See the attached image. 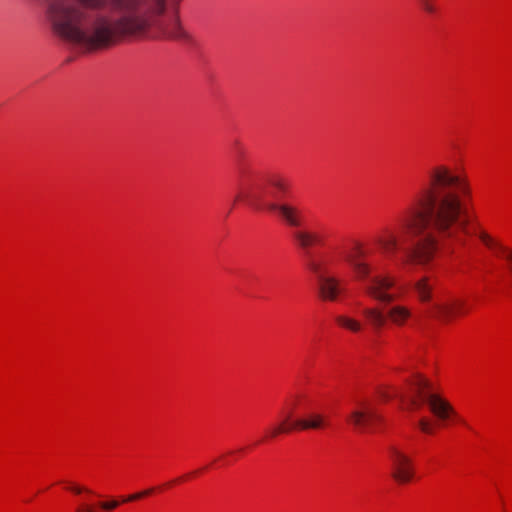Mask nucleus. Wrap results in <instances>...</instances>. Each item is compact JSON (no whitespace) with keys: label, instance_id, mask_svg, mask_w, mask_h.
<instances>
[{"label":"nucleus","instance_id":"4","mask_svg":"<svg viewBox=\"0 0 512 512\" xmlns=\"http://www.w3.org/2000/svg\"><path fill=\"white\" fill-rule=\"evenodd\" d=\"M183 0H130V36L190 42L178 14Z\"/></svg>","mask_w":512,"mask_h":512},{"label":"nucleus","instance_id":"20","mask_svg":"<svg viewBox=\"0 0 512 512\" xmlns=\"http://www.w3.org/2000/svg\"><path fill=\"white\" fill-rule=\"evenodd\" d=\"M152 492V489H148V490H145L141 493H136V494H130V502L133 501V500H138L146 495H149L150 493Z\"/></svg>","mask_w":512,"mask_h":512},{"label":"nucleus","instance_id":"7","mask_svg":"<svg viewBox=\"0 0 512 512\" xmlns=\"http://www.w3.org/2000/svg\"><path fill=\"white\" fill-rule=\"evenodd\" d=\"M307 268L315 275L318 281L319 295L323 300L335 301L341 293V280L332 272L330 260L310 258Z\"/></svg>","mask_w":512,"mask_h":512},{"label":"nucleus","instance_id":"11","mask_svg":"<svg viewBox=\"0 0 512 512\" xmlns=\"http://www.w3.org/2000/svg\"><path fill=\"white\" fill-rule=\"evenodd\" d=\"M380 421L381 416L366 402H360L348 416V422L360 431H366Z\"/></svg>","mask_w":512,"mask_h":512},{"label":"nucleus","instance_id":"5","mask_svg":"<svg viewBox=\"0 0 512 512\" xmlns=\"http://www.w3.org/2000/svg\"><path fill=\"white\" fill-rule=\"evenodd\" d=\"M366 252L356 247L355 252L347 256V261L353 269L356 277L363 283L364 292L372 299L391 303L397 299V295L390 290L395 286V279L389 275L377 274L371 276L373 267L365 260Z\"/></svg>","mask_w":512,"mask_h":512},{"label":"nucleus","instance_id":"15","mask_svg":"<svg viewBox=\"0 0 512 512\" xmlns=\"http://www.w3.org/2000/svg\"><path fill=\"white\" fill-rule=\"evenodd\" d=\"M336 322L343 328L348 329L354 333H357L362 330L363 325L360 321L345 316V315H339L336 317Z\"/></svg>","mask_w":512,"mask_h":512},{"label":"nucleus","instance_id":"12","mask_svg":"<svg viewBox=\"0 0 512 512\" xmlns=\"http://www.w3.org/2000/svg\"><path fill=\"white\" fill-rule=\"evenodd\" d=\"M433 288L434 284L428 277L420 278L412 286L413 291L422 302H428L432 299Z\"/></svg>","mask_w":512,"mask_h":512},{"label":"nucleus","instance_id":"1","mask_svg":"<svg viewBox=\"0 0 512 512\" xmlns=\"http://www.w3.org/2000/svg\"><path fill=\"white\" fill-rule=\"evenodd\" d=\"M471 196L466 177L454 174L446 165H435L427 171L425 183L403 215L394 225L383 227L375 235L374 243L388 257L403 251V267L426 266L435 255L438 241L475 234L483 245L505 260L512 274V249L484 230L470 229Z\"/></svg>","mask_w":512,"mask_h":512},{"label":"nucleus","instance_id":"8","mask_svg":"<svg viewBox=\"0 0 512 512\" xmlns=\"http://www.w3.org/2000/svg\"><path fill=\"white\" fill-rule=\"evenodd\" d=\"M290 417L291 414L289 413L281 423H279L269 431L268 436L271 438H275L282 433H289L294 429L319 430L324 429L328 426V421L325 415L319 412H311L307 414L304 418H300L291 423H288Z\"/></svg>","mask_w":512,"mask_h":512},{"label":"nucleus","instance_id":"16","mask_svg":"<svg viewBox=\"0 0 512 512\" xmlns=\"http://www.w3.org/2000/svg\"><path fill=\"white\" fill-rule=\"evenodd\" d=\"M60 483L64 485L65 490L70 491L76 495H80L82 493H91V490H89L88 488L72 481H61Z\"/></svg>","mask_w":512,"mask_h":512},{"label":"nucleus","instance_id":"18","mask_svg":"<svg viewBox=\"0 0 512 512\" xmlns=\"http://www.w3.org/2000/svg\"><path fill=\"white\" fill-rule=\"evenodd\" d=\"M418 426L422 432L431 434L433 433V425L430 420L426 418H421L418 422Z\"/></svg>","mask_w":512,"mask_h":512},{"label":"nucleus","instance_id":"10","mask_svg":"<svg viewBox=\"0 0 512 512\" xmlns=\"http://www.w3.org/2000/svg\"><path fill=\"white\" fill-rule=\"evenodd\" d=\"M466 312L465 301L458 298L439 300L431 304L427 310L430 317L442 322H449L454 317L463 315Z\"/></svg>","mask_w":512,"mask_h":512},{"label":"nucleus","instance_id":"21","mask_svg":"<svg viewBox=\"0 0 512 512\" xmlns=\"http://www.w3.org/2000/svg\"><path fill=\"white\" fill-rule=\"evenodd\" d=\"M421 6L428 13H433L435 11L434 6L430 3L429 0L422 1Z\"/></svg>","mask_w":512,"mask_h":512},{"label":"nucleus","instance_id":"17","mask_svg":"<svg viewBox=\"0 0 512 512\" xmlns=\"http://www.w3.org/2000/svg\"><path fill=\"white\" fill-rule=\"evenodd\" d=\"M120 501L116 499H109L104 501H99L97 503V507L101 509L103 512H110L116 509L120 505Z\"/></svg>","mask_w":512,"mask_h":512},{"label":"nucleus","instance_id":"6","mask_svg":"<svg viewBox=\"0 0 512 512\" xmlns=\"http://www.w3.org/2000/svg\"><path fill=\"white\" fill-rule=\"evenodd\" d=\"M414 396L410 397V404L418 408L427 404L430 411L441 421L449 418L454 413L453 407L442 397L433 392L432 384L424 377L418 375L411 383Z\"/></svg>","mask_w":512,"mask_h":512},{"label":"nucleus","instance_id":"22","mask_svg":"<svg viewBox=\"0 0 512 512\" xmlns=\"http://www.w3.org/2000/svg\"><path fill=\"white\" fill-rule=\"evenodd\" d=\"M75 512H95V508L91 505L84 504L79 506Z\"/></svg>","mask_w":512,"mask_h":512},{"label":"nucleus","instance_id":"2","mask_svg":"<svg viewBox=\"0 0 512 512\" xmlns=\"http://www.w3.org/2000/svg\"><path fill=\"white\" fill-rule=\"evenodd\" d=\"M53 30L85 51L114 45L128 32V0H46Z\"/></svg>","mask_w":512,"mask_h":512},{"label":"nucleus","instance_id":"3","mask_svg":"<svg viewBox=\"0 0 512 512\" xmlns=\"http://www.w3.org/2000/svg\"><path fill=\"white\" fill-rule=\"evenodd\" d=\"M237 177L239 193L236 200H242L256 210L273 212L285 225L295 228L292 239L301 250L308 251L312 246L323 244L320 233L307 228L300 229L304 221L300 208L289 202L265 200L269 195L275 199L284 197L290 190L287 178L272 174L263 179L249 164L242 161L237 165Z\"/></svg>","mask_w":512,"mask_h":512},{"label":"nucleus","instance_id":"13","mask_svg":"<svg viewBox=\"0 0 512 512\" xmlns=\"http://www.w3.org/2000/svg\"><path fill=\"white\" fill-rule=\"evenodd\" d=\"M386 316L393 324L402 326L411 317V311L406 306L394 305L387 310Z\"/></svg>","mask_w":512,"mask_h":512},{"label":"nucleus","instance_id":"19","mask_svg":"<svg viewBox=\"0 0 512 512\" xmlns=\"http://www.w3.org/2000/svg\"><path fill=\"white\" fill-rule=\"evenodd\" d=\"M380 395H381V397H383L386 400L391 397H399L401 400L405 399V396L401 392H399L397 389H394L392 395H390L389 393H387L385 391L380 392Z\"/></svg>","mask_w":512,"mask_h":512},{"label":"nucleus","instance_id":"9","mask_svg":"<svg viewBox=\"0 0 512 512\" xmlns=\"http://www.w3.org/2000/svg\"><path fill=\"white\" fill-rule=\"evenodd\" d=\"M388 453L392 466V478L399 484L410 482L414 477L411 458L393 445L389 447Z\"/></svg>","mask_w":512,"mask_h":512},{"label":"nucleus","instance_id":"14","mask_svg":"<svg viewBox=\"0 0 512 512\" xmlns=\"http://www.w3.org/2000/svg\"><path fill=\"white\" fill-rule=\"evenodd\" d=\"M362 314L375 330L381 329L386 323L387 316L376 307L364 308Z\"/></svg>","mask_w":512,"mask_h":512}]
</instances>
